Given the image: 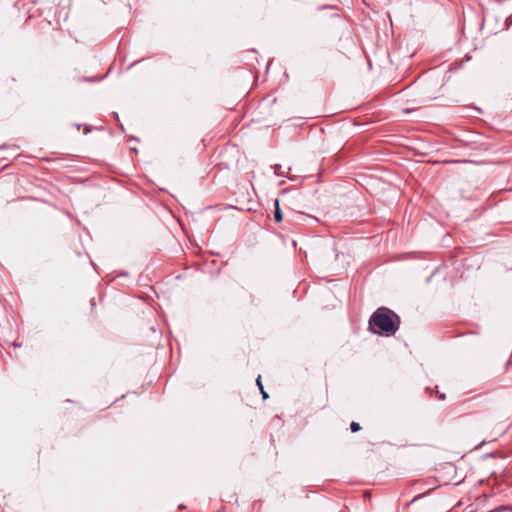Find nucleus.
I'll return each mask as SVG.
<instances>
[{
  "mask_svg": "<svg viewBox=\"0 0 512 512\" xmlns=\"http://www.w3.org/2000/svg\"><path fill=\"white\" fill-rule=\"evenodd\" d=\"M400 317L387 307H379L369 319L370 330L375 334L394 335L400 327Z\"/></svg>",
  "mask_w": 512,
  "mask_h": 512,
  "instance_id": "nucleus-1",
  "label": "nucleus"
},
{
  "mask_svg": "<svg viewBox=\"0 0 512 512\" xmlns=\"http://www.w3.org/2000/svg\"><path fill=\"white\" fill-rule=\"evenodd\" d=\"M274 219L276 222H280L282 220V212L279 207L278 199L275 200V211H274Z\"/></svg>",
  "mask_w": 512,
  "mask_h": 512,
  "instance_id": "nucleus-2",
  "label": "nucleus"
},
{
  "mask_svg": "<svg viewBox=\"0 0 512 512\" xmlns=\"http://www.w3.org/2000/svg\"><path fill=\"white\" fill-rule=\"evenodd\" d=\"M256 383H257V386L259 387V390L261 391V394L263 396V399H267L268 398V394L266 393V391L264 390V387H263V384H262V381H261V376L259 375L256 379Z\"/></svg>",
  "mask_w": 512,
  "mask_h": 512,
  "instance_id": "nucleus-3",
  "label": "nucleus"
},
{
  "mask_svg": "<svg viewBox=\"0 0 512 512\" xmlns=\"http://www.w3.org/2000/svg\"><path fill=\"white\" fill-rule=\"evenodd\" d=\"M350 429L352 432H357L361 429L360 424L358 422H351Z\"/></svg>",
  "mask_w": 512,
  "mask_h": 512,
  "instance_id": "nucleus-4",
  "label": "nucleus"
},
{
  "mask_svg": "<svg viewBox=\"0 0 512 512\" xmlns=\"http://www.w3.org/2000/svg\"><path fill=\"white\" fill-rule=\"evenodd\" d=\"M502 510H503L502 507H498V508H495V509H493V510H491L489 512H501Z\"/></svg>",
  "mask_w": 512,
  "mask_h": 512,
  "instance_id": "nucleus-5",
  "label": "nucleus"
},
{
  "mask_svg": "<svg viewBox=\"0 0 512 512\" xmlns=\"http://www.w3.org/2000/svg\"><path fill=\"white\" fill-rule=\"evenodd\" d=\"M438 398H439V400H444L445 399V394L444 393H440L438 395Z\"/></svg>",
  "mask_w": 512,
  "mask_h": 512,
  "instance_id": "nucleus-6",
  "label": "nucleus"
}]
</instances>
